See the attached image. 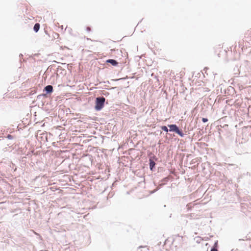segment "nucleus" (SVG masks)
I'll list each match as a JSON object with an SVG mask.
<instances>
[{"instance_id":"1","label":"nucleus","mask_w":251,"mask_h":251,"mask_svg":"<svg viewBox=\"0 0 251 251\" xmlns=\"http://www.w3.org/2000/svg\"><path fill=\"white\" fill-rule=\"evenodd\" d=\"M105 99L104 98H97L96 99L95 109L97 110H100L101 109L103 106Z\"/></svg>"},{"instance_id":"2","label":"nucleus","mask_w":251,"mask_h":251,"mask_svg":"<svg viewBox=\"0 0 251 251\" xmlns=\"http://www.w3.org/2000/svg\"><path fill=\"white\" fill-rule=\"evenodd\" d=\"M247 38V37H245V39H243L242 40L240 41L239 42V45L240 47L241 48L242 50H243L244 49H246L250 47V44L246 39Z\"/></svg>"},{"instance_id":"3","label":"nucleus","mask_w":251,"mask_h":251,"mask_svg":"<svg viewBox=\"0 0 251 251\" xmlns=\"http://www.w3.org/2000/svg\"><path fill=\"white\" fill-rule=\"evenodd\" d=\"M168 126L170 128V131H174L181 137L183 136L182 132L178 129L176 125H169Z\"/></svg>"},{"instance_id":"4","label":"nucleus","mask_w":251,"mask_h":251,"mask_svg":"<svg viewBox=\"0 0 251 251\" xmlns=\"http://www.w3.org/2000/svg\"><path fill=\"white\" fill-rule=\"evenodd\" d=\"M45 90L49 93H52L53 91V87L51 85H48L45 88Z\"/></svg>"},{"instance_id":"5","label":"nucleus","mask_w":251,"mask_h":251,"mask_svg":"<svg viewBox=\"0 0 251 251\" xmlns=\"http://www.w3.org/2000/svg\"><path fill=\"white\" fill-rule=\"evenodd\" d=\"M107 63H109L111 64L113 66H116L118 64V62L114 59H108L106 61Z\"/></svg>"},{"instance_id":"6","label":"nucleus","mask_w":251,"mask_h":251,"mask_svg":"<svg viewBox=\"0 0 251 251\" xmlns=\"http://www.w3.org/2000/svg\"><path fill=\"white\" fill-rule=\"evenodd\" d=\"M40 25L39 23H36L33 27L34 30L37 32L38 31L39 28H40Z\"/></svg>"},{"instance_id":"7","label":"nucleus","mask_w":251,"mask_h":251,"mask_svg":"<svg viewBox=\"0 0 251 251\" xmlns=\"http://www.w3.org/2000/svg\"><path fill=\"white\" fill-rule=\"evenodd\" d=\"M155 165V163L152 160H150V167L151 170H152L153 168L154 167Z\"/></svg>"},{"instance_id":"8","label":"nucleus","mask_w":251,"mask_h":251,"mask_svg":"<svg viewBox=\"0 0 251 251\" xmlns=\"http://www.w3.org/2000/svg\"><path fill=\"white\" fill-rule=\"evenodd\" d=\"M217 245V241L215 243V247L212 249L210 251H218V250L216 248Z\"/></svg>"},{"instance_id":"9","label":"nucleus","mask_w":251,"mask_h":251,"mask_svg":"<svg viewBox=\"0 0 251 251\" xmlns=\"http://www.w3.org/2000/svg\"><path fill=\"white\" fill-rule=\"evenodd\" d=\"M161 128L164 131H166V132H168V128L166 126H163L161 127Z\"/></svg>"},{"instance_id":"10","label":"nucleus","mask_w":251,"mask_h":251,"mask_svg":"<svg viewBox=\"0 0 251 251\" xmlns=\"http://www.w3.org/2000/svg\"><path fill=\"white\" fill-rule=\"evenodd\" d=\"M202 121L203 123H205V122H207V121H208V119H206V118H203L202 119Z\"/></svg>"},{"instance_id":"11","label":"nucleus","mask_w":251,"mask_h":251,"mask_svg":"<svg viewBox=\"0 0 251 251\" xmlns=\"http://www.w3.org/2000/svg\"><path fill=\"white\" fill-rule=\"evenodd\" d=\"M12 138V136L11 135H8L7 136V138L9 139H11Z\"/></svg>"},{"instance_id":"12","label":"nucleus","mask_w":251,"mask_h":251,"mask_svg":"<svg viewBox=\"0 0 251 251\" xmlns=\"http://www.w3.org/2000/svg\"><path fill=\"white\" fill-rule=\"evenodd\" d=\"M87 30L88 31H90V30H91V29H90V27H87Z\"/></svg>"}]
</instances>
